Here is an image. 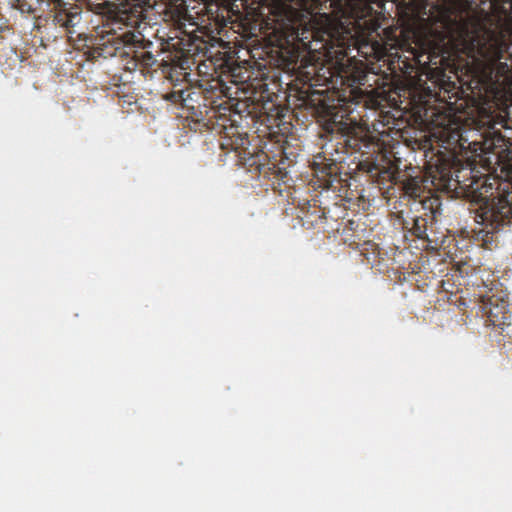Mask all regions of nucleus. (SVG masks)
Segmentation results:
<instances>
[{
	"label": "nucleus",
	"mask_w": 512,
	"mask_h": 512,
	"mask_svg": "<svg viewBox=\"0 0 512 512\" xmlns=\"http://www.w3.org/2000/svg\"><path fill=\"white\" fill-rule=\"evenodd\" d=\"M471 46L475 54V76L479 83L491 88L507 85L512 76V65L501 61L507 53V43L490 34L487 38L473 40Z\"/></svg>",
	"instance_id": "nucleus-2"
},
{
	"label": "nucleus",
	"mask_w": 512,
	"mask_h": 512,
	"mask_svg": "<svg viewBox=\"0 0 512 512\" xmlns=\"http://www.w3.org/2000/svg\"><path fill=\"white\" fill-rule=\"evenodd\" d=\"M305 33L311 34L313 41L322 43V46L319 49H326L328 44L331 42V38L333 36L332 33L328 30L311 32L303 31L301 36L299 35V33H297L296 38L304 47H306L308 43H310V41H305L308 39L307 36H304Z\"/></svg>",
	"instance_id": "nucleus-11"
},
{
	"label": "nucleus",
	"mask_w": 512,
	"mask_h": 512,
	"mask_svg": "<svg viewBox=\"0 0 512 512\" xmlns=\"http://www.w3.org/2000/svg\"><path fill=\"white\" fill-rule=\"evenodd\" d=\"M384 33H385L387 39L394 41V43L389 44L388 42H384L383 44H380L379 42L376 41L373 45V50L375 51V54L378 58L383 57L387 53V51H388L387 46H390V48H393V46H395L398 43V39L395 36H393V37L391 36L392 29H385Z\"/></svg>",
	"instance_id": "nucleus-13"
},
{
	"label": "nucleus",
	"mask_w": 512,
	"mask_h": 512,
	"mask_svg": "<svg viewBox=\"0 0 512 512\" xmlns=\"http://www.w3.org/2000/svg\"><path fill=\"white\" fill-rule=\"evenodd\" d=\"M115 52L113 54L131 56L135 65L140 64L143 67H151L155 62L154 55L145 50L151 46L150 41H145L141 33L125 32L121 36L113 37Z\"/></svg>",
	"instance_id": "nucleus-5"
},
{
	"label": "nucleus",
	"mask_w": 512,
	"mask_h": 512,
	"mask_svg": "<svg viewBox=\"0 0 512 512\" xmlns=\"http://www.w3.org/2000/svg\"><path fill=\"white\" fill-rule=\"evenodd\" d=\"M43 2L50 7L52 24L60 28L67 37L72 38L76 33L75 28L82 20V11L77 5L64 0H16L15 6L21 13L34 14L38 5Z\"/></svg>",
	"instance_id": "nucleus-4"
},
{
	"label": "nucleus",
	"mask_w": 512,
	"mask_h": 512,
	"mask_svg": "<svg viewBox=\"0 0 512 512\" xmlns=\"http://www.w3.org/2000/svg\"><path fill=\"white\" fill-rule=\"evenodd\" d=\"M436 172L437 175H433V178L443 182H448L452 177L450 165L445 161L436 165Z\"/></svg>",
	"instance_id": "nucleus-14"
},
{
	"label": "nucleus",
	"mask_w": 512,
	"mask_h": 512,
	"mask_svg": "<svg viewBox=\"0 0 512 512\" xmlns=\"http://www.w3.org/2000/svg\"><path fill=\"white\" fill-rule=\"evenodd\" d=\"M403 192L406 196L416 199L422 192L421 180L419 177H409L403 182Z\"/></svg>",
	"instance_id": "nucleus-12"
},
{
	"label": "nucleus",
	"mask_w": 512,
	"mask_h": 512,
	"mask_svg": "<svg viewBox=\"0 0 512 512\" xmlns=\"http://www.w3.org/2000/svg\"><path fill=\"white\" fill-rule=\"evenodd\" d=\"M137 3L134 4L129 12H130V15H128V9L125 7L121 12H120V19L122 21H125L127 25H130V26H135L136 24H138L139 22V19L141 18L143 12H144V7L146 6L147 4V1L146 0H136Z\"/></svg>",
	"instance_id": "nucleus-10"
},
{
	"label": "nucleus",
	"mask_w": 512,
	"mask_h": 512,
	"mask_svg": "<svg viewBox=\"0 0 512 512\" xmlns=\"http://www.w3.org/2000/svg\"><path fill=\"white\" fill-rule=\"evenodd\" d=\"M441 91L443 90L444 93H452L453 96H456L458 94V91H457V86L454 82H450L448 81V83H444L443 85H441Z\"/></svg>",
	"instance_id": "nucleus-16"
},
{
	"label": "nucleus",
	"mask_w": 512,
	"mask_h": 512,
	"mask_svg": "<svg viewBox=\"0 0 512 512\" xmlns=\"http://www.w3.org/2000/svg\"><path fill=\"white\" fill-rule=\"evenodd\" d=\"M271 58L274 60V64L282 67L283 69H289L297 59V48L275 46L271 49Z\"/></svg>",
	"instance_id": "nucleus-9"
},
{
	"label": "nucleus",
	"mask_w": 512,
	"mask_h": 512,
	"mask_svg": "<svg viewBox=\"0 0 512 512\" xmlns=\"http://www.w3.org/2000/svg\"><path fill=\"white\" fill-rule=\"evenodd\" d=\"M290 125L289 122L283 121L282 115L278 114L277 118L274 119V123L271 124V127H276L278 129L276 132L284 135L289 132Z\"/></svg>",
	"instance_id": "nucleus-15"
},
{
	"label": "nucleus",
	"mask_w": 512,
	"mask_h": 512,
	"mask_svg": "<svg viewBox=\"0 0 512 512\" xmlns=\"http://www.w3.org/2000/svg\"><path fill=\"white\" fill-rule=\"evenodd\" d=\"M496 5L510 4L512 6V0H494Z\"/></svg>",
	"instance_id": "nucleus-17"
},
{
	"label": "nucleus",
	"mask_w": 512,
	"mask_h": 512,
	"mask_svg": "<svg viewBox=\"0 0 512 512\" xmlns=\"http://www.w3.org/2000/svg\"><path fill=\"white\" fill-rule=\"evenodd\" d=\"M424 210L423 214L413 216L403 221V228L407 229L412 235L421 240L432 243L428 231L432 232L433 224L436 220V211L433 210L432 204L427 207V201H420Z\"/></svg>",
	"instance_id": "nucleus-6"
},
{
	"label": "nucleus",
	"mask_w": 512,
	"mask_h": 512,
	"mask_svg": "<svg viewBox=\"0 0 512 512\" xmlns=\"http://www.w3.org/2000/svg\"><path fill=\"white\" fill-rule=\"evenodd\" d=\"M321 74L316 66L311 65L308 70L300 73L301 81L308 86L303 92L305 102L309 105L317 122L321 126L320 137L326 139L322 146V152L314 155L311 168L320 187L330 189L334 182L339 180L341 174V163L345 156L359 153L358 167L372 177H379L383 180L391 179L393 172L390 167L384 166L379 160V144L367 131L351 117L352 110L340 99L336 91L329 92L317 90L315 87L328 86L331 80V73L327 70Z\"/></svg>",
	"instance_id": "nucleus-1"
},
{
	"label": "nucleus",
	"mask_w": 512,
	"mask_h": 512,
	"mask_svg": "<svg viewBox=\"0 0 512 512\" xmlns=\"http://www.w3.org/2000/svg\"><path fill=\"white\" fill-rule=\"evenodd\" d=\"M482 310L491 325L504 329V326L510 324L507 300L493 295L488 298L487 302L483 303Z\"/></svg>",
	"instance_id": "nucleus-7"
},
{
	"label": "nucleus",
	"mask_w": 512,
	"mask_h": 512,
	"mask_svg": "<svg viewBox=\"0 0 512 512\" xmlns=\"http://www.w3.org/2000/svg\"><path fill=\"white\" fill-rule=\"evenodd\" d=\"M168 99L174 103H179L183 109H186L192 117L198 118L202 115L200 111L202 92L196 91L192 87H186L180 90H173Z\"/></svg>",
	"instance_id": "nucleus-8"
},
{
	"label": "nucleus",
	"mask_w": 512,
	"mask_h": 512,
	"mask_svg": "<svg viewBox=\"0 0 512 512\" xmlns=\"http://www.w3.org/2000/svg\"><path fill=\"white\" fill-rule=\"evenodd\" d=\"M509 184L503 192H492L489 196L480 194L475 201V222L479 225L474 232V239L485 248L495 242L496 234L506 225L512 223V203L509 200Z\"/></svg>",
	"instance_id": "nucleus-3"
}]
</instances>
